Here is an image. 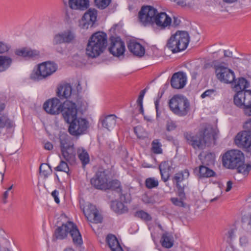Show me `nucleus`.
Returning a JSON list of instances; mask_svg holds the SVG:
<instances>
[{
	"instance_id": "37998d69",
	"label": "nucleus",
	"mask_w": 251,
	"mask_h": 251,
	"mask_svg": "<svg viewBox=\"0 0 251 251\" xmlns=\"http://www.w3.org/2000/svg\"><path fill=\"white\" fill-rule=\"evenodd\" d=\"M39 170L40 173L45 177H47L51 172L50 166L45 163H42L41 164Z\"/></svg>"
},
{
	"instance_id": "774afa93",
	"label": "nucleus",
	"mask_w": 251,
	"mask_h": 251,
	"mask_svg": "<svg viewBox=\"0 0 251 251\" xmlns=\"http://www.w3.org/2000/svg\"><path fill=\"white\" fill-rule=\"evenodd\" d=\"M5 108V104L3 103H0V112L2 111Z\"/></svg>"
},
{
	"instance_id": "2f4dec72",
	"label": "nucleus",
	"mask_w": 251,
	"mask_h": 251,
	"mask_svg": "<svg viewBox=\"0 0 251 251\" xmlns=\"http://www.w3.org/2000/svg\"><path fill=\"white\" fill-rule=\"evenodd\" d=\"M235 227L234 226L227 228L225 230L224 236L225 240L230 245L231 248H233V245L232 243L235 239Z\"/></svg>"
},
{
	"instance_id": "393cba45",
	"label": "nucleus",
	"mask_w": 251,
	"mask_h": 251,
	"mask_svg": "<svg viewBox=\"0 0 251 251\" xmlns=\"http://www.w3.org/2000/svg\"><path fill=\"white\" fill-rule=\"evenodd\" d=\"M70 8L74 10H84L89 5V0H68Z\"/></svg>"
},
{
	"instance_id": "0eeeda50",
	"label": "nucleus",
	"mask_w": 251,
	"mask_h": 251,
	"mask_svg": "<svg viewBox=\"0 0 251 251\" xmlns=\"http://www.w3.org/2000/svg\"><path fill=\"white\" fill-rule=\"evenodd\" d=\"M59 140L62 155L68 162H74L75 159V151L70 137L65 133L59 134Z\"/></svg>"
},
{
	"instance_id": "f704fd0d",
	"label": "nucleus",
	"mask_w": 251,
	"mask_h": 251,
	"mask_svg": "<svg viewBox=\"0 0 251 251\" xmlns=\"http://www.w3.org/2000/svg\"><path fill=\"white\" fill-rule=\"evenodd\" d=\"M161 243L162 246L166 248H171L173 246V241L171 236L167 232L163 234Z\"/></svg>"
},
{
	"instance_id": "b1692460",
	"label": "nucleus",
	"mask_w": 251,
	"mask_h": 251,
	"mask_svg": "<svg viewBox=\"0 0 251 251\" xmlns=\"http://www.w3.org/2000/svg\"><path fill=\"white\" fill-rule=\"evenodd\" d=\"M15 53L18 56L31 58H37L40 55V52L38 50L27 48L18 49L15 51Z\"/></svg>"
},
{
	"instance_id": "9b49d317",
	"label": "nucleus",
	"mask_w": 251,
	"mask_h": 251,
	"mask_svg": "<svg viewBox=\"0 0 251 251\" xmlns=\"http://www.w3.org/2000/svg\"><path fill=\"white\" fill-rule=\"evenodd\" d=\"M217 79L221 82L231 84L233 90L235 88V76L234 72L222 64L215 65Z\"/></svg>"
},
{
	"instance_id": "cd10ccee",
	"label": "nucleus",
	"mask_w": 251,
	"mask_h": 251,
	"mask_svg": "<svg viewBox=\"0 0 251 251\" xmlns=\"http://www.w3.org/2000/svg\"><path fill=\"white\" fill-rule=\"evenodd\" d=\"M106 241L112 251H124L114 235H108L106 237Z\"/></svg>"
},
{
	"instance_id": "1a4fd4ad",
	"label": "nucleus",
	"mask_w": 251,
	"mask_h": 251,
	"mask_svg": "<svg viewBox=\"0 0 251 251\" xmlns=\"http://www.w3.org/2000/svg\"><path fill=\"white\" fill-rule=\"evenodd\" d=\"M213 134L209 133L207 129L200 132L196 135H187L186 138L189 144L195 149H203L212 140Z\"/></svg>"
},
{
	"instance_id": "2eb2a0df",
	"label": "nucleus",
	"mask_w": 251,
	"mask_h": 251,
	"mask_svg": "<svg viewBox=\"0 0 251 251\" xmlns=\"http://www.w3.org/2000/svg\"><path fill=\"white\" fill-rule=\"evenodd\" d=\"M171 24L172 19L166 13H158L157 11L151 26L156 30H163L170 26Z\"/></svg>"
},
{
	"instance_id": "6e6552de",
	"label": "nucleus",
	"mask_w": 251,
	"mask_h": 251,
	"mask_svg": "<svg viewBox=\"0 0 251 251\" xmlns=\"http://www.w3.org/2000/svg\"><path fill=\"white\" fill-rule=\"evenodd\" d=\"M57 68L56 64L53 62H43L40 64L37 68L32 71L30 77L34 81L42 80L51 75L56 71Z\"/></svg>"
},
{
	"instance_id": "72a5a7b5",
	"label": "nucleus",
	"mask_w": 251,
	"mask_h": 251,
	"mask_svg": "<svg viewBox=\"0 0 251 251\" xmlns=\"http://www.w3.org/2000/svg\"><path fill=\"white\" fill-rule=\"evenodd\" d=\"M12 59L7 56H0V72L5 71L11 65Z\"/></svg>"
},
{
	"instance_id": "a18cd8bd",
	"label": "nucleus",
	"mask_w": 251,
	"mask_h": 251,
	"mask_svg": "<svg viewBox=\"0 0 251 251\" xmlns=\"http://www.w3.org/2000/svg\"><path fill=\"white\" fill-rule=\"evenodd\" d=\"M56 171L64 172L69 175V168L68 164L63 160H61L58 165L54 168Z\"/></svg>"
},
{
	"instance_id": "a878e982",
	"label": "nucleus",
	"mask_w": 251,
	"mask_h": 251,
	"mask_svg": "<svg viewBox=\"0 0 251 251\" xmlns=\"http://www.w3.org/2000/svg\"><path fill=\"white\" fill-rule=\"evenodd\" d=\"M127 47L129 50L136 56L142 57L145 54L144 47L137 42H130Z\"/></svg>"
},
{
	"instance_id": "c03bdc74",
	"label": "nucleus",
	"mask_w": 251,
	"mask_h": 251,
	"mask_svg": "<svg viewBox=\"0 0 251 251\" xmlns=\"http://www.w3.org/2000/svg\"><path fill=\"white\" fill-rule=\"evenodd\" d=\"M215 161V155L213 153H207L202 160V163L206 165H210L214 164Z\"/></svg>"
},
{
	"instance_id": "bb28decb",
	"label": "nucleus",
	"mask_w": 251,
	"mask_h": 251,
	"mask_svg": "<svg viewBox=\"0 0 251 251\" xmlns=\"http://www.w3.org/2000/svg\"><path fill=\"white\" fill-rule=\"evenodd\" d=\"M159 170L162 179L164 181H167L170 176V172L171 171L172 167L168 161H164L160 164Z\"/></svg>"
},
{
	"instance_id": "09e8293b",
	"label": "nucleus",
	"mask_w": 251,
	"mask_h": 251,
	"mask_svg": "<svg viewBox=\"0 0 251 251\" xmlns=\"http://www.w3.org/2000/svg\"><path fill=\"white\" fill-rule=\"evenodd\" d=\"M145 94L142 92V91L140 93V95L138 98V99L137 100L136 103L138 105V106L139 107V111L140 113H142V114H144V109H143V98L145 96Z\"/></svg>"
},
{
	"instance_id": "49530a36",
	"label": "nucleus",
	"mask_w": 251,
	"mask_h": 251,
	"mask_svg": "<svg viewBox=\"0 0 251 251\" xmlns=\"http://www.w3.org/2000/svg\"><path fill=\"white\" fill-rule=\"evenodd\" d=\"M136 217L141 219L142 220L149 221L151 220V216L147 212L143 210L137 211L134 214Z\"/></svg>"
},
{
	"instance_id": "c9c22d12",
	"label": "nucleus",
	"mask_w": 251,
	"mask_h": 251,
	"mask_svg": "<svg viewBox=\"0 0 251 251\" xmlns=\"http://www.w3.org/2000/svg\"><path fill=\"white\" fill-rule=\"evenodd\" d=\"M199 175L200 177H209L213 176L215 173L208 167L201 165L199 167Z\"/></svg>"
},
{
	"instance_id": "e2e57ef3",
	"label": "nucleus",
	"mask_w": 251,
	"mask_h": 251,
	"mask_svg": "<svg viewBox=\"0 0 251 251\" xmlns=\"http://www.w3.org/2000/svg\"><path fill=\"white\" fill-rule=\"evenodd\" d=\"M232 54V52L229 50H224V55L227 57H230Z\"/></svg>"
},
{
	"instance_id": "bf43d9fd",
	"label": "nucleus",
	"mask_w": 251,
	"mask_h": 251,
	"mask_svg": "<svg viewBox=\"0 0 251 251\" xmlns=\"http://www.w3.org/2000/svg\"><path fill=\"white\" fill-rule=\"evenodd\" d=\"M232 182L231 181H228L226 184V192H229L232 188Z\"/></svg>"
},
{
	"instance_id": "4c0bfd02",
	"label": "nucleus",
	"mask_w": 251,
	"mask_h": 251,
	"mask_svg": "<svg viewBox=\"0 0 251 251\" xmlns=\"http://www.w3.org/2000/svg\"><path fill=\"white\" fill-rule=\"evenodd\" d=\"M78 155L82 164L85 165L89 162V156L87 152L83 149H79L77 151Z\"/></svg>"
},
{
	"instance_id": "f3484780",
	"label": "nucleus",
	"mask_w": 251,
	"mask_h": 251,
	"mask_svg": "<svg viewBox=\"0 0 251 251\" xmlns=\"http://www.w3.org/2000/svg\"><path fill=\"white\" fill-rule=\"evenodd\" d=\"M251 170V164L245 163L244 154L240 151L236 150V171L244 177L247 176Z\"/></svg>"
},
{
	"instance_id": "9d476101",
	"label": "nucleus",
	"mask_w": 251,
	"mask_h": 251,
	"mask_svg": "<svg viewBox=\"0 0 251 251\" xmlns=\"http://www.w3.org/2000/svg\"><path fill=\"white\" fill-rule=\"evenodd\" d=\"M67 102H69L71 104H75V102L70 100H67L63 103H61L58 99L54 98L47 100L44 103L43 108L46 112L49 114L57 115L61 112L63 116L64 110L66 108L68 107L70 109V105L68 104V105L66 106L65 105V104Z\"/></svg>"
},
{
	"instance_id": "de8ad7c7",
	"label": "nucleus",
	"mask_w": 251,
	"mask_h": 251,
	"mask_svg": "<svg viewBox=\"0 0 251 251\" xmlns=\"http://www.w3.org/2000/svg\"><path fill=\"white\" fill-rule=\"evenodd\" d=\"M111 0H95L97 7L101 9L107 7L111 2Z\"/></svg>"
},
{
	"instance_id": "7ed1b4c3",
	"label": "nucleus",
	"mask_w": 251,
	"mask_h": 251,
	"mask_svg": "<svg viewBox=\"0 0 251 251\" xmlns=\"http://www.w3.org/2000/svg\"><path fill=\"white\" fill-rule=\"evenodd\" d=\"M107 46V36L103 32H97L88 40L86 54L90 57L96 58L104 52Z\"/></svg>"
},
{
	"instance_id": "0e129e2a",
	"label": "nucleus",
	"mask_w": 251,
	"mask_h": 251,
	"mask_svg": "<svg viewBox=\"0 0 251 251\" xmlns=\"http://www.w3.org/2000/svg\"><path fill=\"white\" fill-rule=\"evenodd\" d=\"M247 242V240L245 237H242L240 239V242L242 245L245 244Z\"/></svg>"
},
{
	"instance_id": "39448f33",
	"label": "nucleus",
	"mask_w": 251,
	"mask_h": 251,
	"mask_svg": "<svg viewBox=\"0 0 251 251\" xmlns=\"http://www.w3.org/2000/svg\"><path fill=\"white\" fill-rule=\"evenodd\" d=\"M189 40L190 37L187 32L178 30L171 36L166 46L173 53H176L185 50Z\"/></svg>"
},
{
	"instance_id": "7c9ffc66",
	"label": "nucleus",
	"mask_w": 251,
	"mask_h": 251,
	"mask_svg": "<svg viewBox=\"0 0 251 251\" xmlns=\"http://www.w3.org/2000/svg\"><path fill=\"white\" fill-rule=\"evenodd\" d=\"M14 126V122L7 115L0 114V133L4 127L7 129H9L13 127Z\"/></svg>"
},
{
	"instance_id": "aec40b11",
	"label": "nucleus",
	"mask_w": 251,
	"mask_h": 251,
	"mask_svg": "<svg viewBox=\"0 0 251 251\" xmlns=\"http://www.w3.org/2000/svg\"><path fill=\"white\" fill-rule=\"evenodd\" d=\"M187 82L186 74L182 72L174 73L171 79V85L173 88L182 89L185 86Z\"/></svg>"
},
{
	"instance_id": "58836bf2",
	"label": "nucleus",
	"mask_w": 251,
	"mask_h": 251,
	"mask_svg": "<svg viewBox=\"0 0 251 251\" xmlns=\"http://www.w3.org/2000/svg\"><path fill=\"white\" fill-rule=\"evenodd\" d=\"M107 189L116 190L120 192L122 190L120 182L118 180H113L112 181H108Z\"/></svg>"
},
{
	"instance_id": "ea45409f",
	"label": "nucleus",
	"mask_w": 251,
	"mask_h": 251,
	"mask_svg": "<svg viewBox=\"0 0 251 251\" xmlns=\"http://www.w3.org/2000/svg\"><path fill=\"white\" fill-rule=\"evenodd\" d=\"M151 150L155 154H160L162 152L161 144L159 140L155 139L151 143Z\"/></svg>"
},
{
	"instance_id": "6ab92c4d",
	"label": "nucleus",
	"mask_w": 251,
	"mask_h": 251,
	"mask_svg": "<svg viewBox=\"0 0 251 251\" xmlns=\"http://www.w3.org/2000/svg\"><path fill=\"white\" fill-rule=\"evenodd\" d=\"M236 145L251 152V131L243 130L236 135Z\"/></svg>"
},
{
	"instance_id": "f8f14e48",
	"label": "nucleus",
	"mask_w": 251,
	"mask_h": 251,
	"mask_svg": "<svg viewBox=\"0 0 251 251\" xmlns=\"http://www.w3.org/2000/svg\"><path fill=\"white\" fill-rule=\"evenodd\" d=\"M109 176L106 170H99L91 179V184L99 190H107Z\"/></svg>"
},
{
	"instance_id": "69168bd1",
	"label": "nucleus",
	"mask_w": 251,
	"mask_h": 251,
	"mask_svg": "<svg viewBox=\"0 0 251 251\" xmlns=\"http://www.w3.org/2000/svg\"><path fill=\"white\" fill-rule=\"evenodd\" d=\"M141 130V128L140 127H136L134 128V132L135 133H136V134L137 135V136L139 137V138H141V136L138 133V130Z\"/></svg>"
},
{
	"instance_id": "412c9836",
	"label": "nucleus",
	"mask_w": 251,
	"mask_h": 251,
	"mask_svg": "<svg viewBox=\"0 0 251 251\" xmlns=\"http://www.w3.org/2000/svg\"><path fill=\"white\" fill-rule=\"evenodd\" d=\"M223 164L228 169L235 168V150L228 151L223 155Z\"/></svg>"
},
{
	"instance_id": "a19ab883",
	"label": "nucleus",
	"mask_w": 251,
	"mask_h": 251,
	"mask_svg": "<svg viewBox=\"0 0 251 251\" xmlns=\"http://www.w3.org/2000/svg\"><path fill=\"white\" fill-rule=\"evenodd\" d=\"M178 193V196L179 199L178 198H172L171 201L176 206L179 207H185V204L184 202V200L185 199V194L184 193V197L180 196L179 193Z\"/></svg>"
},
{
	"instance_id": "a211bd4d",
	"label": "nucleus",
	"mask_w": 251,
	"mask_h": 251,
	"mask_svg": "<svg viewBox=\"0 0 251 251\" xmlns=\"http://www.w3.org/2000/svg\"><path fill=\"white\" fill-rule=\"evenodd\" d=\"M109 51L115 56L119 57L123 55L125 51L124 42L119 37L112 38Z\"/></svg>"
},
{
	"instance_id": "052dcab7",
	"label": "nucleus",
	"mask_w": 251,
	"mask_h": 251,
	"mask_svg": "<svg viewBox=\"0 0 251 251\" xmlns=\"http://www.w3.org/2000/svg\"><path fill=\"white\" fill-rule=\"evenodd\" d=\"M180 23V21L179 19L176 17H174L173 22V25L174 26H176L179 25Z\"/></svg>"
},
{
	"instance_id": "603ef678",
	"label": "nucleus",
	"mask_w": 251,
	"mask_h": 251,
	"mask_svg": "<svg viewBox=\"0 0 251 251\" xmlns=\"http://www.w3.org/2000/svg\"><path fill=\"white\" fill-rule=\"evenodd\" d=\"M163 93H161L160 94V96H158V98L156 99L154 101V105H155V108L156 110V116L159 117L160 114L161 113V110L160 109L159 107V102H160V99L162 97Z\"/></svg>"
},
{
	"instance_id": "13d9d810",
	"label": "nucleus",
	"mask_w": 251,
	"mask_h": 251,
	"mask_svg": "<svg viewBox=\"0 0 251 251\" xmlns=\"http://www.w3.org/2000/svg\"><path fill=\"white\" fill-rule=\"evenodd\" d=\"M44 147L45 150L50 151L53 149V145L50 142H47L45 143Z\"/></svg>"
},
{
	"instance_id": "680f3d73",
	"label": "nucleus",
	"mask_w": 251,
	"mask_h": 251,
	"mask_svg": "<svg viewBox=\"0 0 251 251\" xmlns=\"http://www.w3.org/2000/svg\"><path fill=\"white\" fill-rule=\"evenodd\" d=\"M8 196V191H6L4 194H3V202L4 203H6L7 201H6V199L7 198Z\"/></svg>"
},
{
	"instance_id": "3c124183",
	"label": "nucleus",
	"mask_w": 251,
	"mask_h": 251,
	"mask_svg": "<svg viewBox=\"0 0 251 251\" xmlns=\"http://www.w3.org/2000/svg\"><path fill=\"white\" fill-rule=\"evenodd\" d=\"M64 43L60 32L55 34L53 36L52 44L54 45Z\"/></svg>"
},
{
	"instance_id": "473e14b6",
	"label": "nucleus",
	"mask_w": 251,
	"mask_h": 251,
	"mask_svg": "<svg viewBox=\"0 0 251 251\" xmlns=\"http://www.w3.org/2000/svg\"><path fill=\"white\" fill-rule=\"evenodd\" d=\"M111 207L116 213L122 214L127 210V208L120 201H114L111 202Z\"/></svg>"
},
{
	"instance_id": "338daca9",
	"label": "nucleus",
	"mask_w": 251,
	"mask_h": 251,
	"mask_svg": "<svg viewBox=\"0 0 251 251\" xmlns=\"http://www.w3.org/2000/svg\"><path fill=\"white\" fill-rule=\"evenodd\" d=\"M63 251H75V250L70 247L66 248Z\"/></svg>"
},
{
	"instance_id": "79ce46f5",
	"label": "nucleus",
	"mask_w": 251,
	"mask_h": 251,
	"mask_svg": "<svg viewBox=\"0 0 251 251\" xmlns=\"http://www.w3.org/2000/svg\"><path fill=\"white\" fill-rule=\"evenodd\" d=\"M145 185L148 189H152L158 186V181L154 177H149L146 179Z\"/></svg>"
},
{
	"instance_id": "4be33fe9",
	"label": "nucleus",
	"mask_w": 251,
	"mask_h": 251,
	"mask_svg": "<svg viewBox=\"0 0 251 251\" xmlns=\"http://www.w3.org/2000/svg\"><path fill=\"white\" fill-rule=\"evenodd\" d=\"M250 64L249 55L239 53L236 56V69L240 74L247 69Z\"/></svg>"
},
{
	"instance_id": "c85d7f7f",
	"label": "nucleus",
	"mask_w": 251,
	"mask_h": 251,
	"mask_svg": "<svg viewBox=\"0 0 251 251\" xmlns=\"http://www.w3.org/2000/svg\"><path fill=\"white\" fill-rule=\"evenodd\" d=\"M183 179L184 175L182 173H176L173 178V181L176 183L178 192L179 193V195L183 197L184 196V185H181L180 183L183 180Z\"/></svg>"
},
{
	"instance_id": "4d7b16f0",
	"label": "nucleus",
	"mask_w": 251,
	"mask_h": 251,
	"mask_svg": "<svg viewBox=\"0 0 251 251\" xmlns=\"http://www.w3.org/2000/svg\"><path fill=\"white\" fill-rule=\"evenodd\" d=\"M59 194V192L56 190H54L51 193V196L54 198L55 201L57 203H59L60 202L59 199L58 197Z\"/></svg>"
},
{
	"instance_id": "ddd939ff",
	"label": "nucleus",
	"mask_w": 251,
	"mask_h": 251,
	"mask_svg": "<svg viewBox=\"0 0 251 251\" xmlns=\"http://www.w3.org/2000/svg\"><path fill=\"white\" fill-rule=\"evenodd\" d=\"M80 208L89 221L95 223L101 222V217L95 205L87 202L85 205L80 204Z\"/></svg>"
},
{
	"instance_id": "c756f323",
	"label": "nucleus",
	"mask_w": 251,
	"mask_h": 251,
	"mask_svg": "<svg viewBox=\"0 0 251 251\" xmlns=\"http://www.w3.org/2000/svg\"><path fill=\"white\" fill-rule=\"evenodd\" d=\"M116 117L114 115H108L101 121L103 127L108 130L113 129L116 123Z\"/></svg>"
},
{
	"instance_id": "4468645a",
	"label": "nucleus",
	"mask_w": 251,
	"mask_h": 251,
	"mask_svg": "<svg viewBox=\"0 0 251 251\" xmlns=\"http://www.w3.org/2000/svg\"><path fill=\"white\" fill-rule=\"evenodd\" d=\"M157 10L151 6H144L138 14L139 20L144 25H151Z\"/></svg>"
},
{
	"instance_id": "dca6fc26",
	"label": "nucleus",
	"mask_w": 251,
	"mask_h": 251,
	"mask_svg": "<svg viewBox=\"0 0 251 251\" xmlns=\"http://www.w3.org/2000/svg\"><path fill=\"white\" fill-rule=\"evenodd\" d=\"M97 17V11L95 9L90 8L85 13L79 21V27L83 29H88L89 27H92L96 21Z\"/></svg>"
},
{
	"instance_id": "f03ea898",
	"label": "nucleus",
	"mask_w": 251,
	"mask_h": 251,
	"mask_svg": "<svg viewBox=\"0 0 251 251\" xmlns=\"http://www.w3.org/2000/svg\"><path fill=\"white\" fill-rule=\"evenodd\" d=\"M250 81L244 77L236 79V106L243 109L245 115L251 116V90H246Z\"/></svg>"
},
{
	"instance_id": "f257e3e1",
	"label": "nucleus",
	"mask_w": 251,
	"mask_h": 251,
	"mask_svg": "<svg viewBox=\"0 0 251 251\" xmlns=\"http://www.w3.org/2000/svg\"><path fill=\"white\" fill-rule=\"evenodd\" d=\"M70 105L69 108H66L64 110L63 118L65 122L69 124V132L74 136H77L83 134L88 127V122L86 119L77 116V110L75 104L67 102L66 106Z\"/></svg>"
},
{
	"instance_id": "5fc2aeb1",
	"label": "nucleus",
	"mask_w": 251,
	"mask_h": 251,
	"mask_svg": "<svg viewBox=\"0 0 251 251\" xmlns=\"http://www.w3.org/2000/svg\"><path fill=\"white\" fill-rule=\"evenodd\" d=\"M9 49L8 45L3 42L0 41V53H3Z\"/></svg>"
},
{
	"instance_id": "8fccbe9b",
	"label": "nucleus",
	"mask_w": 251,
	"mask_h": 251,
	"mask_svg": "<svg viewBox=\"0 0 251 251\" xmlns=\"http://www.w3.org/2000/svg\"><path fill=\"white\" fill-rule=\"evenodd\" d=\"M216 95V91L215 89H208L201 95V98L204 99L206 97L211 98Z\"/></svg>"
},
{
	"instance_id": "423d86ee",
	"label": "nucleus",
	"mask_w": 251,
	"mask_h": 251,
	"mask_svg": "<svg viewBox=\"0 0 251 251\" xmlns=\"http://www.w3.org/2000/svg\"><path fill=\"white\" fill-rule=\"evenodd\" d=\"M169 106L172 112L179 117L185 116L190 109V102L188 99L179 95H175L170 100Z\"/></svg>"
},
{
	"instance_id": "864d4df0",
	"label": "nucleus",
	"mask_w": 251,
	"mask_h": 251,
	"mask_svg": "<svg viewBox=\"0 0 251 251\" xmlns=\"http://www.w3.org/2000/svg\"><path fill=\"white\" fill-rule=\"evenodd\" d=\"M166 129L168 131L174 130L176 128L175 123L171 120L168 121L166 123Z\"/></svg>"
},
{
	"instance_id": "6e6d98bb",
	"label": "nucleus",
	"mask_w": 251,
	"mask_h": 251,
	"mask_svg": "<svg viewBox=\"0 0 251 251\" xmlns=\"http://www.w3.org/2000/svg\"><path fill=\"white\" fill-rule=\"evenodd\" d=\"M243 127L245 130L251 131V118L244 123Z\"/></svg>"
},
{
	"instance_id": "5701e85b",
	"label": "nucleus",
	"mask_w": 251,
	"mask_h": 251,
	"mask_svg": "<svg viewBox=\"0 0 251 251\" xmlns=\"http://www.w3.org/2000/svg\"><path fill=\"white\" fill-rule=\"evenodd\" d=\"M57 95L60 99H68L71 97L76 96L72 93V86L69 84L60 85L57 91Z\"/></svg>"
},
{
	"instance_id": "20e7f679",
	"label": "nucleus",
	"mask_w": 251,
	"mask_h": 251,
	"mask_svg": "<svg viewBox=\"0 0 251 251\" xmlns=\"http://www.w3.org/2000/svg\"><path fill=\"white\" fill-rule=\"evenodd\" d=\"M69 233L75 245L78 246L82 244L81 234L76 225L72 222H67L58 227L55 230L54 236L57 239L63 240L67 237Z\"/></svg>"
},
{
	"instance_id": "e433bc0d",
	"label": "nucleus",
	"mask_w": 251,
	"mask_h": 251,
	"mask_svg": "<svg viewBox=\"0 0 251 251\" xmlns=\"http://www.w3.org/2000/svg\"><path fill=\"white\" fill-rule=\"evenodd\" d=\"M60 34L64 43H70L72 42L75 38L74 33L70 30H67L61 32Z\"/></svg>"
}]
</instances>
